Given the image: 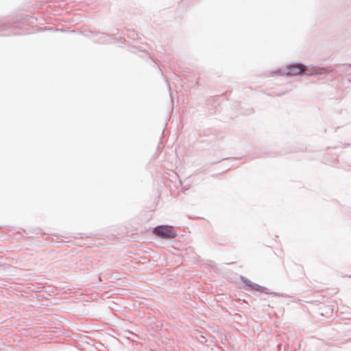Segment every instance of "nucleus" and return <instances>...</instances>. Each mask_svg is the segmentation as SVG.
I'll return each mask as SVG.
<instances>
[{
  "label": "nucleus",
  "instance_id": "1",
  "mask_svg": "<svg viewBox=\"0 0 351 351\" xmlns=\"http://www.w3.org/2000/svg\"><path fill=\"white\" fill-rule=\"evenodd\" d=\"M154 234L162 239H173L177 236L172 227L159 226L154 228Z\"/></svg>",
  "mask_w": 351,
  "mask_h": 351
},
{
  "label": "nucleus",
  "instance_id": "2",
  "mask_svg": "<svg viewBox=\"0 0 351 351\" xmlns=\"http://www.w3.org/2000/svg\"><path fill=\"white\" fill-rule=\"evenodd\" d=\"M306 71V67L302 64H291L287 67V74L297 75Z\"/></svg>",
  "mask_w": 351,
  "mask_h": 351
},
{
  "label": "nucleus",
  "instance_id": "3",
  "mask_svg": "<svg viewBox=\"0 0 351 351\" xmlns=\"http://www.w3.org/2000/svg\"><path fill=\"white\" fill-rule=\"evenodd\" d=\"M247 285L250 287H252V288L256 289V290H260V288H261V286L258 285H255V284H252V283H247Z\"/></svg>",
  "mask_w": 351,
  "mask_h": 351
}]
</instances>
